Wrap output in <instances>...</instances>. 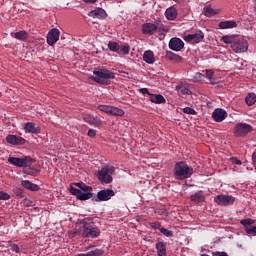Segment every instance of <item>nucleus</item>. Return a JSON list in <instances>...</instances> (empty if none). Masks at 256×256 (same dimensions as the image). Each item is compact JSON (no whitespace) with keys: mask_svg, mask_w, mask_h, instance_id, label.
<instances>
[{"mask_svg":"<svg viewBox=\"0 0 256 256\" xmlns=\"http://www.w3.org/2000/svg\"><path fill=\"white\" fill-rule=\"evenodd\" d=\"M69 191L71 195H74L77 199H79V201H87L93 197L92 191L82 192L81 190L73 187V185H70Z\"/></svg>","mask_w":256,"mask_h":256,"instance_id":"nucleus-8","label":"nucleus"},{"mask_svg":"<svg viewBox=\"0 0 256 256\" xmlns=\"http://www.w3.org/2000/svg\"><path fill=\"white\" fill-rule=\"evenodd\" d=\"M212 119H214L216 123H222V121L227 119V111L221 108H216L212 113Z\"/></svg>","mask_w":256,"mask_h":256,"instance_id":"nucleus-16","label":"nucleus"},{"mask_svg":"<svg viewBox=\"0 0 256 256\" xmlns=\"http://www.w3.org/2000/svg\"><path fill=\"white\" fill-rule=\"evenodd\" d=\"M143 61H145V63H148V65H153V63H155V54H153V51H145L143 55Z\"/></svg>","mask_w":256,"mask_h":256,"instance_id":"nucleus-26","label":"nucleus"},{"mask_svg":"<svg viewBox=\"0 0 256 256\" xmlns=\"http://www.w3.org/2000/svg\"><path fill=\"white\" fill-rule=\"evenodd\" d=\"M88 17H93V19H105L107 12L103 8L98 7L88 12Z\"/></svg>","mask_w":256,"mask_h":256,"instance_id":"nucleus-18","label":"nucleus"},{"mask_svg":"<svg viewBox=\"0 0 256 256\" xmlns=\"http://www.w3.org/2000/svg\"><path fill=\"white\" fill-rule=\"evenodd\" d=\"M60 39H61V40H64V39H65V36H64V35H62V36L60 37Z\"/></svg>","mask_w":256,"mask_h":256,"instance_id":"nucleus-53","label":"nucleus"},{"mask_svg":"<svg viewBox=\"0 0 256 256\" xmlns=\"http://www.w3.org/2000/svg\"><path fill=\"white\" fill-rule=\"evenodd\" d=\"M183 113H186V115H196L197 112L191 107H185L183 108Z\"/></svg>","mask_w":256,"mask_h":256,"instance_id":"nucleus-44","label":"nucleus"},{"mask_svg":"<svg viewBox=\"0 0 256 256\" xmlns=\"http://www.w3.org/2000/svg\"><path fill=\"white\" fill-rule=\"evenodd\" d=\"M131 48L128 46V44H125L123 46H119V52L118 53H123V55H128L129 51Z\"/></svg>","mask_w":256,"mask_h":256,"instance_id":"nucleus-41","label":"nucleus"},{"mask_svg":"<svg viewBox=\"0 0 256 256\" xmlns=\"http://www.w3.org/2000/svg\"><path fill=\"white\" fill-rule=\"evenodd\" d=\"M6 142L10 145H25V138L17 135L10 134L6 137Z\"/></svg>","mask_w":256,"mask_h":256,"instance_id":"nucleus-17","label":"nucleus"},{"mask_svg":"<svg viewBox=\"0 0 256 256\" xmlns=\"http://www.w3.org/2000/svg\"><path fill=\"white\" fill-rule=\"evenodd\" d=\"M156 251L158 256H167V246L165 242H157Z\"/></svg>","mask_w":256,"mask_h":256,"instance_id":"nucleus-28","label":"nucleus"},{"mask_svg":"<svg viewBox=\"0 0 256 256\" xmlns=\"http://www.w3.org/2000/svg\"><path fill=\"white\" fill-rule=\"evenodd\" d=\"M245 103L248 105V107H251L252 105H255L256 103V94L255 93H249L245 98Z\"/></svg>","mask_w":256,"mask_h":256,"instance_id":"nucleus-30","label":"nucleus"},{"mask_svg":"<svg viewBox=\"0 0 256 256\" xmlns=\"http://www.w3.org/2000/svg\"><path fill=\"white\" fill-rule=\"evenodd\" d=\"M213 75H215L213 70H206V79H208L212 85H215V79L213 78Z\"/></svg>","mask_w":256,"mask_h":256,"instance_id":"nucleus-38","label":"nucleus"},{"mask_svg":"<svg viewBox=\"0 0 256 256\" xmlns=\"http://www.w3.org/2000/svg\"><path fill=\"white\" fill-rule=\"evenodd\" d=\"M80 223L79 233L82 237L88 239H97L101 235V230L98 227L93 226V218H84L78 220Z\"/></svg>","mask_w":256,"mask_h":256,"instance_id":"nucleus-1","label":"nucleus"},{"mask_svg":"<svg viewBox=\"0 0 256 256\" xmlns=\"http://www.w3.org/2000/svg\"><path fill=\"white\" fill-rule=\"evenodd\" d=\"M212 256H229L226 252H213Z\"/></svg>","mask_w":256,"mask_h":256,"instance_id":"nucleus-48","label":"nucleus"},{"mask_svg":"<svg viewBox=\"0 0 256 256\" xmlns=\"http://www.w3.org/2000/svg\"><path fill=\"white\" fill-rule=\"evenodd\" d=\"M149 101H151V103H155L156 105L166 103L165 97L161 94H150Z\"/></svg>","mask_w":256,"mask_h":256,"instance_id":"nucleus-24","label":"nucleus"},{"mask_svg":"<svg viewBox=\"0 0 256 256\" xmlns=\"http://www.w3.org/2000/svg\"><path fill=\"white\" fill-rule=\"evenodd\" d=\"M82 119L85 123H89L93 127H101L103 125V121L99 118L93 117L91 114H82Z\"/></svg>","mask_w":256,"mask_h":256,"instance_id":"nucleus-15","label":"nucleus"},{"mask_svg":"<svg viewBox=\"0 0 256 256\" xmlns=\"http://www.w3.org/2000/svg\"><path fill=\"white\" fill-rule=\"evenodd\" d=\"M203 13L206 17H213L215 15H217V11H215L213 8L211 7H204L203 8Z\"/></svg>","mask_w":256,"mask_h":256,"instance_id":"nucleus-34","label":"nucleus"},{"mask_svg":"<svg viewBox=\"0 0 256 256\" xmlns=\"http://www.w3.org/2000/svg\"><path fill=\"white\" fill-rule=\"evenodd\" d=\"M11 199V195L7 192L0 191V201H9Z\"/></svg>","mask_w":256,"mask_h":256,"instance_id":"nucleus-43","label":"nucleus"},{"mask_svg":"<svg viewBox=\"0 0 256 256\" xmlns=\"http://www.w3.org/2000/svg\"><path fill=\"white\" fill-rule=\"evenodd\" d=\"M12 251H14L15 253H19L20 249H19V245L17 244H14L12 247H11Z\"/></svg>","mask_w":256,"mask_h":256,"instance_id":"nucleus-49","label":"nucleus"},{"mask_svg":"<svg viewBox=\"0 0 256 256\" xmlns=\"http://www.w3.org/2000/svg\"><path fill=\"white\" fill-rule=\"evenodd\" d=\"M165 58L168 61H172V63H181V61H183V57L171 52V51H167Z\"/></svg>","mask_w":256,"mask_h":256,"instance_id":"nucleus-23","label":"nucleus"},{"mask_svg":"<svg viewBox=\"0 0 256 256\" xmlns=\"http://www.w3.org/2000/svg\"><path fill=\"white\" fill-rule=\"evenodd\" d=\"M169 49H171L172 51H181L183 49V47H185V42H183V40H181V38H171L168 44Z\"/></svg>","mask_w":256,"mask_h":256,"instance_id":"nucleus-13","label":"nucleus"},{"mask_svg":"<svg viewBox=\"0 0 256 256\" xmlns=\"http://www.w3.org/2000/svg\"><path fill=\"white\" fill-rule=\"evenodd\" d=\"M108 49L114 53H119V43L113 41L108 42Z\"/></svg>","mask_w":256,"mask_h":256,"instance_id":"nucleus-37","label":"nucleus"},{"mask_svg":"<svg viewBox=\"0 0 256 256\" xmlns=\"http://www.w3.org/2000/svg\"><path fill=\"white\" fill-rule=\"evenodd\" d=\"M165 17L168 21H175V19H177V9H175V7L167 8L165 11Z\"/></svg>","mask_w":256,"mask_h":256,"instance_id":"nucleus-25","label":"nucleus"},{"mask_svg":"<svg viewBox=\"0 0 256 256\" xmlns=\"http://www.w3.org/2000/svg\"><path fill=\"white\" fill-rule=\"evenodd\" d=\"M71 185H72V187H73V185H75V187H79L80 191H84V192L93 191V187L88 186L83 182H76V183H73Z\"/></svg>","mask_w":256,"mask_h":256,"instance_id":"nucleus-31","label":"nucleus"},{"mask_svg":"<svg viewBox=\"0 0 256 256\" xmlns=\"http://www.w3.org/2000/svg\"><path fill=\"white\" fill-rule=\"evenodd\" d=\"M205 39V34L202 31H198L194 34H188L184 37V41H187L190 43L193 41V43H201Z\"/></svg>","mask_w":256,"mask_h":256,"instance_id":"nucleus-14","label":"nucleus"},{"mask_svg":"<svg viewBox=\"0 0 256 256\" xmlns=\"http://www.w3.org/2000/svg\"><path fill=\"white\" fill-rule=\"evenodd\" d=\"M7 162L10 165H14V167H31L33 164V158L30 156H25L23 158H17V157H9L7 159Z\"/></svg>","mask_w":256,"mask_h":256,"instance_id":"nucleus-5","label":"nucleus"},{"mask_svg":"<svg viewBox=\"0 0 256 256\" xmlns=\"http://www.w3.org/2000/svg\"><path fill=\"white\" fill-rule=\"evenodd\" d=\"M28 37H29V34L24 30H21L15 33V38L18 39L19 41H25Z\"/></svg>","mask_w":256,"mask_h":256,"instance_id":"nucleus-33","label":"nucleus"},{"mask_svg":"<svg viewBox=\"0 0 256 256\" xmlns=\"http://www.w3.org/2000/svg\"><path fill=\"white\" fill-rule=\"evenodd\" d=\"M61 35V31L57 28L51 29L47 34V44L52 47V45H55L59 41V37Z\"/></svg>","mask_w":256,"mask_h":256,"instance_id":"nucleus-11","label":"nucleus"},{"mask_svg":"<svg viewBox=\"0 0 256 256\" xmlns=\"http://www.w3.org/2000/svg\"><path fill=\"white\" fill-rule=\"evenodd\" d=\"M256 2V0H254Z\"/></svg>","mask_w":256,"mask_h":256,"instance_id":"nucleus-54","label":"nucleus"},{"mask_svg":"<svg viewBox=\"0 0 256 256\" xmlns=\"http://www.w3.org/2000/svg\"><path fill=\"white\" fill-rule=\"evenodd\" d=\"M113 106L110 105H99L98 109L99 111H102L103 113H109L111 115V109Z\"/></svg>","mask_w":256,"mask_h":256,"instance_id":"nucleus-39","label":"nucleus"},{"mask_svg":"<svg viewBox=\"0 0 256 256\" xmlns=\"http://www.w3.org/2000/svg\"><path fill=\"white\" fill-rule=\"evenodd\" d=\"M22 187L28 189L29 191H39V185L29 181V180H22L21 181Z\"/></svg>","mask_w":256,"mask_h":256,"instance_id":"nucleus-27","label":"nucleus"},{"mask_svg":"<svg viewBox=\"0 0 256 256\" xmlns=\"http://www.w3.org/2000/svg\"><path fill=\"white\" fill-rule=\"evenodd\" d=\"M111 197H115V191L112 189H104L100 190L97 193V196L93 198V201L101 202V201H109Z\"/></svg>","mask_w":256,"mask_h":256,"instance_id":"nucleus-10","label":"nucleus"},{"mask_svg":"<svg viewBox=\"0 0 256 256\" xmlns=\"http://www.w3.org/2000/svg\"><path fill=\"white\" fill-rule=\"evenodd\" d=\"M87 135L93 139L96 137L97 132L94 129H89Z\"/></svg>","mask_w":256,"mask_h":256,"instance_id":"nucleus-47","label":"nucleus"},{"mask_svg":"<svg viewBox=\"0 0 256 256\" xmlns=\"http://www.w3.org/2000/svg\"><path fill=\"white\" fill-rule=\"evenodd\" d=\"M13 192L16 195V197H19L20 199H23V197H25V192L23 188H15Z\"/></svg>","mask_w":256,"mask_h":256,"instance_id":"nucleus-40","label":"nucleus"},{"mask_svg":"<svg viewBox=\"0 0 256 256\" xmlns=\"http://www.w3.org/2000/svg\"><path fill=\"white\" fill-rule=\"evenodd\" d=\"M103 255V250L95 249L92 251L87 252L86 254H76L75 256H101Z\"/></svg>","mask_w":256,"mask_h":256,"instance_id":"nucleus-32","label":"nucleus"},{"mask_svg":"<svg viewBox=\"0 0 256 256\" xmlns=\"http://www.w3.org/2000/svg\"><path fill=\"white\" fill-rule=\"evenodd\" d=\"M114 173H115V167L106 165L97 172L96 177L101 183H105L106 185H109V183H113L112 175Z\"/></svg>","mask_w":256,"mask_h":256,"instance_id":"nucleus-4","label":"nucleus"},{"mask_svg":"<svg viewBox=\"0 0 256 256\" xmlns=\"http://www.w3.org/2000/svg\"><path fill=\"white\" fill-rule=\"evenodd\" d=\"M160 233H162V235H164L165 237H173V231L167 228H160Z\"/></svg>","mask_w":256,"mask_h":256,"instance_id":"nucleus-42","label":"nucleus"},{"mask_svg":"<svg viewBox=\"0 0 256 256\" xmlns=\"http://www.w3.org/2000/svg\"><path fill=\"white\" fill-rule=\"evenodd\" d=\"M24 131H25V133H32L34 135H37V134L41 133V128H39L33 122H27L24 125Z\"/></svg>","mask_w":256,"mask_h":256,"instance_id":"nucleus-20","label":"nucleus"},{"mask_svg":"<svg viewBox=\"0 0 256 256\" xmlns=\"http://www.w3.org/2000/svg\"><path fill=\"white\" fill-rule=\"evenodd\" d=\"M84 3H87L89 5H95V3H97V0H83Z\"/></svg>","mask_w":256,"mask_h":256,"instance_id":"nucleus-50","label":"nucleus"},{"mask_svg":"<svg viewBox=\"0 0 256 256\" xmlns=\"http://www.w3.org/2000/svg\"><path fill=\"white\" fill-rule=\"evenodd\" d=\"M157 25L153 23H144L142 25V33L144 35H153L154 33L157 32Z\"/></svg>","mask_w":256,"mask_h":256,"instance_id":"nucleus-19","label":"nucleus"},{"mask_svg":"<svg viewBox=\"0 0 256 256\" xmlns=\"http://www.w3.org/2000/svg\"><path fill=\"white\" fill-rule=\"evenodd\" d=\"M253 131V127L247 123H238L234 128L235 137H246Z\"/></svg>","mask_w":256,"mask_h":256,"instance_id":"nucleus-6","label":"nucleus"},{"mask_svg":"<svg viewBox=\"0 0 256 256\" xmlns=\"http://www.w3.org/2000/svg\"><path fill=\"white\" fill-rule=\"evenodd\" d=\"M219 29H235L237 27V22L234 20H226V21H221L218 24Z\"/></svg>","mask_w":256,"mask_h":256,"instance_id":"nucleus-22","label":"nucleus"},{"mask_svg":"<svg viewBox=\"0 0 256 256\" xmlns=\"http://www.w3.org/2000/svg\"><path fill=\"white\" fill-rule=\"evenodd\" d=\"M214 203H217V205L222 207H229V205H233V203H235V197L231 195L220 194L214 197Z\"/></svg>","mask_w":256,"mask_h":256,"instance_id":"nucleus-9","label":"nucleus"},{"mask_svg":"<svg viewBox=\"0 0 256 256\" xmlns=\"http://www.w3.org/2000/svg\"><path fill=\"white\" fill-rule=\"evenodd\" d=\"M139 92L142 93V95H149V97H151V92H149V89L147 88H140Z\"/></svg>","mask_w":256,"mask_h":256,"instance_id":"nucleus-46","label":"nucleus"},{"mask_svg":"<svg viewBox=\"0 0 256 256\" xmlns=\"http://www.w3.org/2000/svg\"><path fill=\"white\" fill-rule=\"evenodd\" d=\"M150 227L152 229H156V230L159 229V231H161V223H159V222H152V223H150Z\"/></svg>","mask_w":256,"mask_h":256,"instance_id":"nucleus-45","label":"nucleus"},{"mask_svg":"<svg viewBox=\"0 0 256 256\" xmlns=\"http://www.w3.org/2000/svg\"><path fill=\"white\" fill-rule=\"evenodd\" d=\"M110 115H115V116H118V117H123V115H125V111H123V109H120V108L112 106Z\"/></svg>","mask_w":256,"mask_h":256,"instance_id":"nucleus-36","label":"nucleus"},{"mask_svg":"<svg viewBox=\"0 0 256 256\" xmlns=\"http://www.w3.org/2000/svg\"><path fill=\"white\" fill-rule=\"evenodd\" d=\"M93 74L95 76H91L90 79L99 85H110L111 79L115 78V74L105 68H98L93 71Z\"/></svg>","mask_w":256,"mask_h":256,"instance_id":"nucleus-3","label":"nucleus"},{"mask_svg":"<svg viewBox=\"0 0 256 256\" xmlns=\"http://www.w3.org/2000/svg\"><path fill=\"white\" fill-rule=\"evenodd\" d=\"M202 191H199L195 194H192L190 196V200L193 201L194 203H201L203 201H205V196H203Z\"/></svg>","mask_w":256,"mask_h":256,"instance_id":"nucleus-29","label":"nucleus"},{"mask_svg":"<svg viewBox=\"0 0 256 256\" xmlns=\"http://www.w3.org/2000/svg\"><path fill=\"white\" fill-rule=\"evenodd\" d=\"M221 41H223V43H225L226 45H233L235 43V37L233 36H222Z\"/></svg>","mask_w":256,"mask_h":256,"instance_id":"nucleus-35","label":"nucleus"},{"mask_svg":"<svg viewBox=\"0 0 256 256\" xmlns=\"http://www.w3.org/2000/svg\"><path fill=\"white\" fill-rule=\"evenodd\" d=\"M255 223V220L251 218L242 219L240 224L244 226V229L248 235H256V226H251Z\"/></svg>","mask_w":256,"mask_h":256,"instance_id":"nucleus-12","label":"nucleus"},{"mask_svg":"<svg viewBox=\"0 0 256 256\" xmlns=\"http://www.w3.org/2000/svg\"><path fill=\"white\" fill-rule=\"evenodd\" d=\"M232 163L234 165H241V160H238L237 158H232Z\"/></svg>","mask_w":256,"mask_h":256,"instance_id":"nucleus-51","label":"nucleus"},{"mask_svg":"<svg viewBox=\"0 0 256 256\" xmlns=\"http://www.w3.org/2000/svg\"><path fill=\"white\" fill-rule=\"evenodd\" d=\"M231 49L234 53H245L249 49V43L243 38H238L234 40Z\"/></svg>","mask_w":256,"mask_h":256,"instance_id":"nucleus-7","label":"nucleus"},{"mask_svg":"<svg viewBox=\"0 0 256 256\" xmlns=\"http://www.w3.org/2000/svg\"><path fill=\"white\" fill-rule=\"evenodd\" d=\"M176 91L180 93V95H191V90L189 89V84L183 82L176 86Z\"/></svg>","mask_w":256,"mask_h":256,"instance_id":"nucleus-21","label":"nucleus"},{"mask_svg":"<svg viewBox=\"0 0 256 256\" xmlns=\"http://www.w3.org/2000/svg\"><path fill=\"white\" fill-rule=\"evenodd\" d=\"M174 178L177 181H184V179H189L193 175V167L189 166L184 161L176 162L173 169Z\"/></svg>","mask_w":256,"mask_h":256,"instance_id":"nucleus-2","label":"nucleus"},{"mask_svg":"<svg viewBox=\"0 0 256 256\" xmlns=\"http://www.w3.org/2000/svg\"><path fill=\"white\" fill-rule=\"evenodd\" d=\"M252 163L253 165H256V152L252 154Z\"/></svg>","mask_w":256,"mask_h":256,"instance_id":"nucleus-52","label":"nucleus"}]
</instances>
